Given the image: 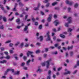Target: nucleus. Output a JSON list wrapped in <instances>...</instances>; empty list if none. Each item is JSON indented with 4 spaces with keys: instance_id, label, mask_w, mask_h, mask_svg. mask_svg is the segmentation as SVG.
Returning a JSON list of instances; mask_svg holds the SVG:
<instances>
[{
    "instance_id": "9",
    "label": "nucleus",
    "mask_w": 79,
    "mask_h": 79,
    "mask_svg": "<svg viewBox=\"0 0 79 79\" xmlns=\"http://www.w3.org/2000/svg\"><path fill=\"white\" fill-rule=\"evenodd\" d=\"M55 47H57L58 49H60L61 48V46H59L58 44H56L54 45Z\"/></svg>"
},
{
    "instance_id": "33",
    "label": "nucleus",
    "mask_w": 79,
    "mask_h": 79,
    "mask_svg": "<svg viewBox=\"0 0 79 79\" xmlns=\"http://www.w3.org/2000/svg\"><path fill=\"white\" fill-rule=\"evenodd\" d=\"M52 53L53 55H57L58 54V52L57 51L53 52H52Z\"/></svg>"
},
{
    "instance_id": "41",
    "label": "nucleus",
    "mask_w": 79,
    "mask_h": 79,
    "mask_svg": "<svg viewBox=\"0 0 79 79\" xmlns=\"http://www.w3.org/2000/svg\"><path fill=\"white\" fill-rule=\"evenodd\" d=\"M13 56H14V58H15V57L18 56V54H14L13 55Z\"/></svg>"
},
{
    "instance_id": "46",
    "label": "nucleus",
    "mask_w": 79,
    "mask_h": 79,
    "mask_svg": "<svg viewBox=\"0 0 79 79\" xmlns=\"http://www.w3.org/2000/svg\"><path fill=\"white\" fill-rule=\"evenodd\" d=\"M50 6V3H48L47 4L46 6V7H48V6Z\"/></svg>"
},
{
    "instance_id": "49",
    "label": "nucleus",
    "mask_w": 79,
    "mask_h": 79,
    "mask_svg": "<svg viewBox=\"0 0 79 79\" xmlns=\"http://www.w3.org/2000/svg\"><path fill=\"white\" fill-rule=\"evenodd\" d=\"M14 18V17H13L11 19H9V21H12V20H13Z\"/></svg>"
},
{
    "instance_id": "63",
    "label": "nucleus",
    "mask_w": 79,
    "mask_h": 79,
    "mask_svg": "<svg viewBox=\"0 0 79 79\" xmlns=\"http://www.w3.org/2000/svg\"><path fill=\"white\" fill-rule=\"evenodd\" d=\"M78 6V4H77V3H76L75 4L74 6L75 8H76Z\"/></svg>"
},
{
    "instance_id": "61",
    "label": "nucleus",
    "mask_w": 79,
    "mask_h": 79,
    "mask_svg": "<svg viewBox=\"0 0 79 79\" xmlns=\"http://www.w3.org/2000/svg\"><path fill=\"white\" fill-rule=\"evenodd\" d=\"M49 16V17L48 18H50L52 19V15L50 14Z\"/></svg>"
},
{
    "instance_id": "52",
    "label": "nucleus",
    "mask_w": 79,
    "mask_h": 79,
    "mask_svg": "<svg viewBox=\"0 0 79 79\" xmlns=\"http://www.w3.org/2000/svg\"><path fill=\"white\" fill-rule=\"evenodd\" d=\"M50 75H49L47 76V79H51V77L50 76Z\"/></svg>"
},
{
    "instance_id": "32",
    "label": "nucleus",
    "mask_w": 79,
    "mask_h": 79,
    "mask_svg": "<svg viewBox=\"0 0 79 79\" xmlns=\"http://www.w3.org/2000/svg\"><path fill=\"white\" fill-rule=\"evenodd\" d=\"M69 22L68 23H65V26H66V27H68V26H69Z\"/></svg>"
},
{
    "instance_id": "37",
    "label": "nucleus",
    "mask_w": 79,
    "mask_h": 79,
    "mask_svg": "<svg viewBox=\"0 0 79 79\" xmlns=\"http://www.w3.org/2000/svg\"><path fill=\"white\" fill-rule=\"evenodd\" d=\"M60 36L61 37H62V38H64V37H65V36L64 35L62 34H60Z\"/></svg>"
},
{
    "instance_id": "3",
    "label": "nucleus",
    "mask_w": 79,
    "mask_h": 79,
    "mask_svg": "<svg viewBox=\"0 0 79 79\" xmlns=\"http://www.w3.org/2000/svg\"><path fill=\"white\" fill-rule=\"evenodd\" d=\"M65 2L67 4H69L70 5H73V2L69 0H67Z\"/></svg>"
},
{
    "instance_id": "58",
    "label": "nucleus",
    "mask_w": 79,
    "mask_h": 79,
    "mask_svg": "<svg viewBox=\"0 0 79 79\" xmlns=\"http://www.w3.org/2000/svg\"><path fill=\"white\" fill-rule=\"evenodd\" d=\"M23 69H24V70H27V67H24L23 68Z\"/></svg>"
},
{
    "instance_id": "23",
    "label": "nucleus",
    "mask_w": 79,
    "mask_h": 79,
    "mask_svg": "<svg viewBox=\"0 0 79 79\" xmlns=\"http://www.w3.org/2000/svg\"><path fill=\"white\" fill-rule=\"evenodd\" d=\"M72 31H73V29L69 28L68 30V32H71Z\"/></svg>"
},
{
    "instance_id": "7",
    "label": "nucleus",
    "mask_w": 79,
    "mask_h": 79,
    "mask_svg": "<svg viewBox=\"0 0 79 79\" xmlns=\"http://www.w3.org/2000/svg\"><path fill=\"white\" fill-rule=\"evenodd\" d=\"M67 21L69 23H72V18L71 17H69L67 19Z\"/></svg>"
},
{
    "instance_id": "53",
    "label": "nucleus",
    "mask_w": 79,
    "mask_h": 79,
    "mask_svg": "<svg viewBox=\"0 0 79 79\" xmlns=\"http://www.w3.org/2000/svg\"><path fill=\"white\" fill-rule=\"evenodd\" d=\"M24 47H29V44H26L25 45Z\"/></svg>"
},
{
    "instance_id": "29",
    "label": "nucleus",
    "mask_w": 79,
    "mask_h": 79,
    "mask_svg": "<svg viewBox=\"0 0 79 79\" xmlns=\"http://www.w3.org/2000/svg\"><path fill=\"white\" fill-rule=\"evenodd\" d=\"M51 19H52L48 17L47 19L48 22H50V21H51Z\"/></svg>"
},
{
    "instance_id": "20",
    "label": "nucleus",
    "mask_w": 79,
    "mask_h": 79,
    "mask_svg": "<svg viewBox=\"0 0 79 79\" xmlns=\"http://www.w3.org/2000/svg\"><path fill=\"white\" fill-rule=\"evenodd\" d=\"M48 2H49V0H45L43 2V3H48Z\"/></svg>"
},
{
    "instance_id": "31",
    "label": "nucleus",
    "mask_w": 79,
    "mask_h": 79,
    "mask_svg": "<svg viewBox=\"0 0 79 79\" xmlns=\"http://www.w3.org/2000/svg\"><path fill=\"white\" fill-rule=\"evenodd\" d=\"M23 46H24V44L23 43H21L20 46V48H23Z\"/></svg>"
},
{
    "instance_id": "50",
    "label": "nucleus",
    "mask_w": 79,
    "mask_h": 79,
    "mask_svg": "<svg viewBox=\"0 0 79 79\" xmlns=\"http://www.w3.org/2000/svg\"><path fill=\"white\" fill-rule=\"evenodd\" d=\"M9 51H10V53H11V54L13 53H14L13 51L11 50H10Z\"/></svg>"
},
{
    "instance_id": "1",
    "label": "nucleus",
    "mask_w": 79,
    "mask_h": 79,
    "mask_svg": "<svg viewBox=\"0 0 79 79\" xmlns=\"http://www.w3.org/2000/svg\"><path fill=\"white\" fill-rule=\"evenodd\" d=\"M52 61V59H50L48 60H47L45 63H43L42 64V66H45V64L46 65V68L48 69L50 66V62Z\"/></svg>"
},
{
    "instance_id": "60",
    "label": "nucleus",
    "mask_w": 79,
    "mask_h": 79,
    "mask_svg": "<svg viewBox=\"0 0 79 79\" xmlns=\"http://www.w3.org/2000/svg\"><path fill=\"white\" fill-rule=\"evenodd\" d=\"M4 53L5 55H8V52H4Z\"/></svg>"
},
{
    "instance_id": "45",
    "label": "nucleus",
    "mask_w": 79,
    "mask_h": 79,
    "mask_svg": "<svg viewBox=\"0 0 79 79\" xmlns=\"http://www.w3.org/2000/svg\"><path fill=\"white\" fill-rule=\"evenodd\" d=\"M4 28V26L3 25H2L0 26V29H3Z\"/></svg>"
},
{
    "instance_id": "21",
    "label": "nucleus",
    "mask_w": 79,
    "mask_h": 79,
    "mask_svg": "<svg viewBox=\"0 0 79 79\" xmlns=\"http://www.w3.org/2000/svg\"><path fill=\"white\" fill-rule=\"evenodd\" d=\"M19 72H20L19 71H16L15 73V75H18V74H19Z\"/></svg>"
},
{
    "instance_id": "11",
    "label": "nucleus",
    "mask_w": 79,
    "mask_h": 79,
    "mask_svg": "<svg viewBox=\"0 0 79 79\" xmlns=\"http://www.w3.org/2000/svg\"><path fill=\"white\" fill-rule=\"evenodd\" d=\"M6 63V60H3L2 61H0V63L2 64H4V63Z\"/></svg>"
},
{
    "instance_id": "34",
    "label": "nucleus",
    "mask_w": 79,
    "mask_h": 79,
    "mask_svg": "<svg viewBox=\"0 0 79 79\" xmlns=\"http://www.w3.org/2000/svg\"><path fill=\"white\" fill-rule=\"evenodd\" d=\"M14 45V44L13 43H10V44L9 45V47H13V46Z\"/></svg>"
},
{
    "instance_id": "27",
    "label": "nucleus",
    "mask_w": 79,
    "mask_h": 79,
    "mask_svg": "<svg viewBox=\"0 0 79 79\" xmlns=\"http://www.w3.org/2000/svg\"><path fill=\"white\" fill-rule=\"evenodd\" d=\"M19 5L20 6H23L24 4L22 3V2H20L19 3Z\"/></svg>"
},
{
    "instance_id": "10",
    "label": "nucleus",
    "mask_w": 79,
    "mask_h": 79,
    "mask_svg": "<svg viewBox=\"0 0 79 79\" xmlns=\"http://www.w3.org/2000/svg\"><path fill=\"white\" fill-rule=\"evenodd\" d=\"M33 53H34V52H33L30 51H28L27 53V56H29V54H32Z\"/></svg>"
},
{
    "instance_id": "18",
    "label": "nucleus",
    "mask_w": 79,
    "mask_h": 79,
    "mask_svg": "<svg viewBox=\"0 0 79 79\" xmlns=\"http://www.w3.org/2000/svg\"><path fill=\"white\" fill-rule=\"evenodd\" d=\"M19 44H20V42H18L15 44V47H17L18 45Z\"/></svg>"
},
{
    "instance_id": "14",
    "label": "nucleus",
    "mask_w": 79,
    "mask_h": 79,
    "mask_svg": "<svg viewBox=\"0 0 79 79\" xmlns=\"http://www.w3.org/2000/svg\"><path fill=\"white\" fill-rule=\"evenodd\" d=\"M33 10H35V11H38V10H39V8L38 7H34Z\"/></svg>"
},
{
    "instance_id": "19",
    "label": "nucleus",
    "mask_w": 79,
    "mask_h": 79,
    "mask_svg": "<svg viewBox=\"0 0 79 79\" xmlns=\"http://www.w3.org/2000/svg\"><path fill=\"white\" fill-rule=\"evenodd\" d=\"M40 41H42L43 40V39H44V38L43 37V36H40Z\"/></svg>"
},
{
    "instance_id": "36",
    "label": "nucleus",
    "mask_w": 79,
    "mask_h": 79,
    "mask_svg": "<svg viewBox=\"0 0 79 79\" xmlns=\"http://www.w3.org/2000/svg\"><path fill=\"white\" fill-rule=\"evenodd\" d=\"M23 59L25 60L26 61V60H27V57L26 56H23Z\"/></svg>"
},
{
    "instance_id": "57",
    "label": "nucleus",
    "mask_w": 79,
    "mask_h": 79,
    "mask_svg": "<svg viewBox=\"0 0 79 79\" xmlns=\"http://www.w3.org/2000/svg\"><path fill=\"white\" fill-rule=\"evenodd\" d=\"M51 71H50V70L49 71H48V75H50L51 74Z\"/></svg>"
},
{
    "instance_id": "35",
    "label": "nucleus",
    "mask_w": 79,
    "mask_h": 79,
    "mask_svg": "<svg viewBox=\"0 0 79 79\" xmlns=\"http://www.w3.org/2000/svg\"><path fill=\"white\" fill-rule=\"evenodd\" d=\"M0 49H1L2 51H4V50H5V48L4 47H1L0 48Z\"/></svg>"
},
{
    "instance_id": "30",
    "label": "nucleus",
    "mask_w": 79,
    "mask_h": 79,
    "mask_svg": "<svg viewBox=\"0 0 79 79\" xmlns=\"http://www.w3.org/2000/svg\"><path fill=\"white\" fill-rule=\"evenodd\" d=\"M73 47V46H72L71 47H68V49L69 50H71V49H72Z\"/></svg>"
},
{
    "instance_id": "55",
    "label": "nucleus",
    "mask_w": 79,
    "mask_h": 79,
    "mask_svg": "<svg viewBox=\"0 0 79 79\" xmlns=\"http://www.w3.org/2000/svg\"><path fill=\"white\" fill-rule=\"evenodd\" d=\"M3 10L4 13H8V11L7 10Z\"/></svg>"
},
{
    "instance_id": "39",
    "label": "nucleus",
    "mask_w": 79,
    "mask_h": 79,
    "mask_svg": "<svg viewBox=\"0 0 79 79\" xmlns=\"http://www.w3.org/2000/svg\"><path fill=\"white\" fill-rule=\"evenodd\" d=\"M25 13V12H23V13L22 14H21L19 16V17H20V18H22V17H23V14H24Z\"/></svg>"
},
{
    "instance_id": "54",
    "label": "nucleus",
    "mask_w": 79,
    "mask_h": 79,
    "mask_svg": "<svg viewBox=\"0 0 79 79\" xmlns=\"http://www.w3.org/2000/svg\"><path fill=\"white\" fill-rule=\"evenodd\" d=\"M25 65V63H23L21 64V66H24Z\"/></svg>"
},
{
    "instance_id": "42",
    "label": "nucleus",
    "mask_w": 79,
    "mask_h": 79,
    "mask_svg": "<svg viewBox=\"0 0 79 79\" xmlns=\"http://www.w3.org/2000/svg\"><path fill=\"white\" fill-rule=\"evenodd\" d=\"M28 17V15H26L25 17V20H26Z\"/></svg>"
},
{
    "instance_id": "64",
    "label": "nucleus",
    "mask_w": 79,
    "mask_h": 79,
    "mask_svg": "<svg viewBox=\"0 0 79 79\" xmlns=\"http://www.w3.org/2000/svg\"><path fill=\"white\" fill-rule=\"evenodd\" d=\"M32 20L33 22H34V21H35V19H34V18H32Z\"/></svg>"
},
{
    "instance_id": "25",
    "label": "nucleus",
    "mask_w": 79,
    "mask_h": 79,
    "mask_svg": "<svg viewBox=\"0 0 79 79\" xmlns=\"http://www.w3.org/2000/svg\"><path fill=\"white\" fill-rule=\"evenodd\" d=\"M0 8H1L2 10H4V8H3V6L2 4H0Z\"/></svg>"
},
{
    "instance_id": "17",
    "label": "nucleus",
    "mask_w": 79,
    "mask_h": 79,
    "mask_svg": "<svg viewBox=\"0 0 79 79\" xmlns=\"http://www.w3.org/2000/svg\"><path fill=\"white\" fill-rule=\"evenodd\" d=\"M70 55L71 56H73L74 55V52L73 51H71L70 52Z\"/></svg>"
},
{
    "instance_id": "8",
    "label": "nucleus",
    "mask_w": 79,
    "mask_h": 79,
    "mask_svg": "<svg viewBox=\"0 0 79 79\" xmlns=\"http://www.w3.org/2000/svg\"><path fill=\"white\" fill-rule=\"evenodd\" d=\"M40 66L38 67V69L37 70V73H42V70L40 69Z\"/></svg>"
},
{
    "instance_id": "56",
    "label": "nucleus",
    "mask_w": 79,
    "mask_h": 79,
    "mask_svg": "<svg viewBox=\"0 0 79 79\" xmlns=\"http://www.w3.org/2000/svg\"><path fill=\"white\" fill-rule=\"evenodd\" d=\"M77 66H79V60H78L77 61Z\"/></svg>"
},
{
    "instance_id": "4",
    "label": "nucleus",
    "mask_w": 79,
    "mask_h": 79,
    "mask_svg": "<svg viewBox=\"0 0 79 79\" xmlns=\"http://www.w3.org/2000/svg\"><path fill=\"white\" fill-rule=\"evenodd\" d=\"M30 24H31L30 23H29L27 25L25 26V27L23 29V31H27L28 29V26H30Z\"/></svg>"
},
{
    "instance_id": "13",
    "label": "nucleus",
    "mask_w": 79,
    "mask_h": 79,
    "mask_svg": "<svg viewBox=\"0 0 79 79\" xmlns=\"http://www.w3.org/2000/svg\"><path fill=\"white\" fill-rule=\"evenodd\" d=\"M71 73V72L70 71H68L67 72L65 73H64V74L66 75V74H69Z\"/></svg>"
},
{
    "instance_id": "22",
    "label": "nucleus",
    "mask_w": 79,
    "mask_h": 79,
    "mask_svg": "<svg viewBox=\"0 0 79 79\" xmlns=\"http://www.w3.org/2000/svg\"><path fill=\"white\" fill-rule=\"evenodd\" d=\"M57 3V2H54L52 4V6H55V5H56Z\"/></svg>"
},
{
    "instance_id": "24",
    "label": "nucleus",
    "mask_w": 79,
    "mask_h": 79,
    "mask_svg": "<svg viewBox=\"0 0 79 79\" xmlns=\"http://www.w3.org/2000/svg\"><path fill=\"white\" fill-rule=\"evenodd\" d=\"M5 58H6V59H7V60H9V59H10V57L8 55H7L6 57H5Z\"/></svg>"
},
{
    "instance_id": "26",
    "label": "nucleus",
    "mask_w": 79,
    "mask_h": 79,
    "mask_svg": "<svg viewBox=\"0 0 79 79\" xmlns=\"http://www.w3.org/2000/svg\"><path fill=\"white\" fill-rule=\"evenodd\" d=\"M71 8L70 7H69L68 8V12L69 13H71Z\"/></svg>"
},
{
    "instance_id": "38",
    "label": "nucleus",
    "mask_w": 79,
    "mask_h": 79,
    "mask_svg": "<svg viewBox=\"0 0 79 79\" xmlns=\"http://www.w3.org/2000/svg\"><path fill=\"white\" fill-rule=\"evenodd\" d=\"M40 14L41 15H42L43 16H44V15H45V14L44 13V12H43L42 11H40Z\"/></svg>"
},
{
    "instance_id": "44",
    "label": "nucleus",
    "mask_w": 79,
    "mask_h": 79,
    "mask_svg": "<svg viewBox=\"0 0 79 79\" xmlns=\"http://www.w3.org/2000/svg\"><path fill=\"white\" fill-rule=\"evenodd\" d=\"M40 52V50H38L36 51V53H39Z\"/></svg>"
},
{
    "instance_id": "5",
    "label": "nucleus",
    "mask_w": 79,
    "mask_h": 79,
    "mask_svg": "<svg viewBox=\"0 0 79 79\" xmlns=\"http://www.w3.org/2000/svg\"><path fill=\"white\" fill-rule=\"evenodd\" d=\"M10 71H11V69H7L6 71L5 72V73H4V75H6V74ZM11 71L12 73H14V70L12 69Z\"/></svg>"
},
{
    "instance_id": "12",
    "label": "nucleus",
    "mask_w": 79,
    "mask_h": 79,
    "mask_svg": "<svg viewBox=\"0 0 79 79\" xmlns=\"http://www.w3.org/2000/svg\"><path fill=\"white\" fill-rule=\"evenodd\" d=\"M20 21V20L19 19H17V20H16V22L18 24H20V22H19Z\"/></svg>"
},
{
    "instance_id": "2",
    "label": "nucleus",
    "mask_w": 79,
    "mask_h": 79,
    "mask_svg": "<svg viewBox=\"0 0 79 79\" xmlns=\"http://www.w3.org/2000/svg\"><path fill=\"white\" fill-rule=\"evenodd\" d=\"M50 31H48L46 33V35H45L44 37H46L47 35V36L48 38L46 40V41H50L51 40V38H50Z\"/></svg>"
},
{
    "instance_id": "59",
    "label": "nucleus",
    "mask_w": 79,
    "mask_h": 79,
    "mask_svg": "<svg viewBox=\"0 0 79 79\" xmlns=\"http://www.w3.org/2000/svg\"><path fill=\"white\" fill-rule=\"evenodd\" d=\"M77 70L74 71V72L73 73V74H75L77 73Z\"/></svg>"
},
{
    "instance_id": "28",
    "label": "nucleus",
    "mask_w": 79,
    "mask_h": 79,
    "mask_svg": "<svg viewBox=\"0 0 79 79\" xmlns=\"http://www.w3.org/2000/svg\"><path fill=\"white\" fill-rule=\"evenodd\" d=\"M11 42V40H8L6 41L5 43V44H8L9 43H10Z\"/></svg>"
},
{
    "instance_id": "40",
    "label": "nucleus",
    "mask_w": 79,
    "mask_h": 79,
    "mask_svg": "<svg viewBox=\"0 0 79 79\" xmlns=\"http://www.w3.org/2000/svg\"><path fill=\"white\" fill-rule=\"evenodd\" d=\"M40 6V2H38V3L37 4V7L39 8Z\"/></svg>"
},
{
    "instance_id": "62",
    "label": "nucleus",
    "mask_w": 79,
    "mask_h": 79,
    "mask_svg": "<svg viewBox=\"0 0 79 79\" xmlns=\"http://www.w3.org/2000/svg\"><path fill=\"white\" fill-rule=\"evenodd\" d=\"M47 54H44V58H46V57H47Z\"/></svg>"
},
{
    "instance_id": "15",
    "label": "nucleus",
    "mask_w": 79,
    "mask_h": 79,
    "mask_svg": "<svg viewBox=\"0 0 79 79\" xmlns=\"http://www.w3.org/2000/svg\"><path fill=\"white\" fill-rule=\"evenodd\" d=\"M3 19V21L4 22H6L7 21H6V17H3L2 18Z\"/></svg>"
},
{
    "instance_id": "47",
    "label": "nucleus",
    "mask_w": 79,
    "mask_h": 79,
    "mask_svg": "<svg viewBox=\"0 0 79 79\" xmlns=\"http://www.w3.org/2000/svg\"><path fill=\"white\" fill-rule=\"evenodd\" d=\"M50 49H54L55 48V47L53 46H50L49 47Z\"/></svg>"
},
{
    "instance_id": "48",
    "label": "nucleus",
    "mask_w": 79,
    "mask_h": 79,
    "mask_svg": "<svg viewBox=\"0 0 79 79\" xmlns=\"http://www.w3.org/2000/svg\"><path fill=\"white\" fill-rule=\"evenodd\" d=\"M42 28V26L41 25L39 26V29H41Z\"/></svg>"
},
{
    "instance_id": "51",
    "label": "nucleus",
    "mask_w": 79,
    "mask_h": 79,
    "mask_svg": "<svg viewBox=\"0 0 79 79\" xmlns=\"http://www.w3.org/2000/svg\"><path fill=\"white\" fill-rule=\"evenodd\" d=\"M41 44L40 43L38 42L36 43V45H38V46H40Z\"/></svg>"
},
{
    "instance_id": "16",
    "label": "nucleus",
    "mask_w": 79,
    "mask_h": 79,
    "mask_svg": "<svg viewBox=\"0 0 79 79\" xmlns=\"http://www.w3.org/2000/svg\"><path fill=\"white\" fill-rule=\"evenodd\" d=\"M30 62H31V60H29L27 62V66H29V63H30Z\"/></svg>"
},
{
    "instance_id": "43",
    "label": "nucleus",
    "mask_w": 79,
    "mask_h": 79,
    "mask_svg": "<svg viewBox=\"0 0 79 79\" xmlns=\"http://www.w3.org/2000/svg\"><path fill=\"white\" fill-rule=\"evenodd\" d=\"M45 52H47L48 51V48H45Z\"/></svg>"
},
{
    "instance_id": "6",
    "label": "nucleus",
    "mask_w": 79,
    "mask_h": 79,
    "mask_svg": "<svg viewBox=\"0 0 79 79\" xmlns=\"http://www.w3.org/2000/svg\"><path fill=\"white\" fill-rule=\"evenodd\" d=\"M53 23H54V24H55V26H57V25H58V24H60V22H59V21H58V20H57L54 21V22Z\"/></svg>"
}]
</instances>
